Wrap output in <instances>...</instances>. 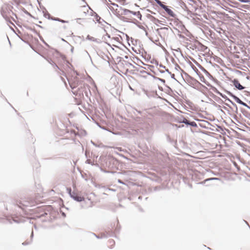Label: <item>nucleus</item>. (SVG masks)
Instances as JSON below:
<instances>
[{"label":"nucleus","instance_id":"6e6552de","mask_svg":"<svg viewBox=\"0 0 250 250\" xmlns=\"http://www.w3.org/2000/svg\"><path fill=\"white\" fill-rule=\"evenodd\" d=\"M70 197L74 200L78 202H81L84 200V198L83 196L79 195L76 192L73 193L72 195H70Z\"/></svg>","mask_w":250,"mask_h":250},{"label":"nucleus","instance_id":"338daca9","mask_svg":"<svg viewBox=\"0 0 250 250\" xmlns=\"http://www.w3.org/2000/svg\"><path fill=\"white\" fill-rule=\"evenodd\" d=\"M60 22H62V23H68V21L61 19Z\"/></svg>","mask_w":250,"mask_h":250},{"label":"nucleus","instance_id":"864d4df0","mask_svg":"<svg viewBox=\"0 0 250 250\" xmlns=\"http://www.w3.org/2000/svg\"><path fill=\"white\" fill-rule=\"evenodd\" d=\"M3 18L5 19V20L9 22L10 23L12 24V23L9 21V18L7 16H4L3 14H2Z\"/></svg>","mask_w":250,"mask_h":250},{"label":"nucleus","instance_id":"c03bdc74","mask_svg":"<svg viewBox=\"0 0 250 250\" xmlns=\"http://www.w3.org/2000/svg\"><path fill=\"white\" fill-rule=\"evenodd\" d=\"M48 20L60 22L61 19H60L59 18H55V17H53L52 18H48Z\"/></svg>","mask_w":250,"mask_h":250},{"label":"nucleus","instance_id":"4c0bfd02","mask_svg":"<svg viewBox=\"0 0 250 250\" xmlns=\"http://www.w3.org/2000/svg\"><path fill=\"white\" fill-rule=\"evenodd\" d=\"M121 21H124V22H131L130 21H128L127 20V19L125 17H124V16H121L120 17V19Z\"/></svg>","mask_w":250,"mask_h":250},{"label":"nucleus","instance_id":"a18cd8bd","mask_svg":"<svg viewBox=\"0 0 250 250\" xmlns=\"http://www.w3.org/2000/svg\"><path fill=\"white\" fill-rule=\"evenodd\" d=\"M55 51L58 55H59L62 58L63 60L65 59V56L64 55H62L57 50L55 49Z\"/></svg>","mask_w":250,"mask_h":250},{"label":"nucleus","instance_id":"0eeeda50","mask_svg":"<svg viewBox=\"0 0 250 250\" xmlns=\"http://www.w3.org/2000/svg\"><path fill=\"white\" fill-rule=\"evenodd\" d=\"M17 206L22 209H24V207H28L31 206L30 203L25 200L20 201L17 202Z\"/></svg>","mask_w":250,"mask_h":250},{"label":"nucleus","instance_id":"423d86ee","mask_svg":"<svg viewBox=\"0 0 250 250\" xmlns=\"http://www.w3.org/2000/svg\"><path fill=\"white\" fill-rule=\"evenodd\" d=\"M230 81L232 83H233V85L237 89L239 90H242L245 89V87L240 84L238 79H234Z\"/></svg>","mask_w":250,"mask_h":250},{"label":"nucleus","instance_id":"9b49d317","mask_svg":"<svg viewBox=\"0 0 250 250\" xmlns=\"http://www.w3.org/2000/svg\"><path fill=\"white\" fill-rule=\"evenodd\" d=\"M212 90L215 92L217 94L219 95V96H220L221 97H222L223 99H225L226 101L227 100V99H228V97L225 94L222 93L221 92H220L219 91H218L217 90V89L214 87V86H212Z\"/></svg>","mask_w":250,"mask_h":250},{"label":"nucleus","instance_id":"dca6fc26","mask_svg":"<svg viewBox=\"0 0 250 250\" xmlns=\"http://www.w3.org/2000/svg\"><path fill=\"white\" fill-rule=\"evenodd\" d=\"M196 80L195 78L191 77V76H189L188 78H186L185 82L188 83L189 85L191 86L192 83H193V82H196Z\"/></svg>","mask_w":250,"mask_h":250},{"label":"nucleus","instance_id":"20e7f679","mask_svg":"<svg viewBox=\"0 0 250 250\" xmlns=\"http://www.w3.org/2000/svg\"><path fill=\"white\" fill-rule=\"evenodd\" d=\"M69 85L72 89L74 90L80 84V81L77 76L75 77L73 79L70 80L67 79Z\"/></svg>","mask_w":250,"mask_h":250},{"label":"nucleus","instance_id":"f704fd0d","mask_svg":"<svg viewBox=\"0 0 250 250\" xmlns=\"http://www.w3.org/2000/svg\"><path fill=\"white\" fill-rule=\"evenodd\" d=\"M123 33V34H124V35H125V37H126V40H127V42H128V41H129V40L130 39V40H131V42H132V43H133V41H134V39H133L132 37L130 38V37H129V36H128V35H127L126 34H125V33Z\"/></svg>","mask_w":250,"mask_h":250},{"label":"nucleus","instance_id":"69168bd1","mask_svg":"<svg viewBox=\"0 0 250 250\" xmlns=\"http://www.w3.org/2000/svg\"><path fill=\"white\" fill-rule=\"evenodd\" d=\"M167 140L170 143H172L173 141L169 136H167Z\"/></svg>","mask_w":250,"mask_h":250},{"label":"nucleus","instance_id":"393cba45","mask_svg":"<svg viewBox=\"0 0 250 250\" xmlns=\"http://www.w3.org/2000/svg\"><path fill=\"white\" fill-rule=\"evenodd\" d=\"M37 35H38V36H39L40 40L43 42V43L44 44H45L46 46H47L48 47L50 48V46L48 45V44H47L45 41L43 40L42 37L38 33V34H37Z\"/></svg>","mask_w":250,"mask_h":250},{"label":"nucleus","instance_id":"4d7b16f0","mask_svg":"<svg viewBox=\"0 0 250 250\" xmlns=\"http://www.w3.org/2000/svg\"><path fill=\"white\" fill-rule=\"evenodd\" d=\"M86 134H87V133L85 130H83L81 132V135H82V136H85V135H86Z\"/></svg>","mask_w":250,"mask_h":250},{"label":"nucleus","instance_id":"e433bc0d","mask_svg":"<svg viewBox=\"0 0 250 250\" xmlns=\"http://www.w3.org/2000/svg\"><path fill=\"white\" fill-rule=\"evenodd\" d=\"M154 80H158L159 81H160L162 83H163L164 84H165V83H166V81L164 79L160 78H159V77H157L156 76V77H154Z\"/></svg>","mask_w":250,"mask_h":250},{"label":"nucleus","instance_id":"bf43d9fd","mask_svg":"<svg viewBox=\"0 0 250 250\" xmlns=\"http://www.w3.org/2000/svg\"><path fill=\"white\" fill-rule=\"evenodd\" d=\"M157 45L160 46V47H161L164 51H167L166 49H165V48L162 45L161 43H159L158 44H156Z\"/></svg>","mask_w":250,"mask_h":250},{"label":"nucleus","instance_id":"72a5a7b5","mask_svg":"<svg viewBox=\"0 0 250 250\" xmlns=\"http://www.w3.org/2000/svg\"><path fill=\"white\" fill-rule=\"evenodd\" d=\"M191 68L194 71V72L197 74V75H199L200 74V72L198 71V70L196 68L195 66H194L193 64H192Z\"/></svg>","mask_w":250,"mask_h":250},{"label":"nucleus","instance_id":"58836bf2","mask_svg":"<svg viewBox=\"0 0 250 250\" xmlns=\"http://www.w3.org/2000/svg\"><path fill=\"white\" fill-rule=\"evenodd\" d=\"M66 190H67L68 194L70 196V195H72V194L75 192H73L72 191L71 188H67Z\"/></svg>","mask_w":250,"mask_h":250},{"label":"nucleus","instance_id":"5701e85b","mask_svg":"<svg viewBox=\"0 0 250 250\" xmlns=\"http://www.w3.org/2000/svg\"><path fill=\"white\" fill-rule=\"evenodd\" d=\"M227 101H228L229 102L231 103L233 105V106H234V107H236V110L234 111V112L236 114H238V108H237V106L235 104V103H234L233 101H232L231 100H230L229 98H228V99H227Z\"/></svg>","mask_w":250,"mask_h":250},{"label":"nucleus","instance_id":"c756f323","mask_svg":"<svg viewBox=\"0 0 250 250\" xmlns=\"http://www.w3.org/2000/svg\"><path fill=\"white\" fill-rule=\"evenodd\" d=\"M214 105L217 108L218 110H220L221 112L223 113V114H225V112L223 110L221 109V106L219 104H217L214 103Z\"/></svg>","mask_w":250,"mask_h":250},{"label":"nucleus","instance_id":"39448f33","mask_svg":"<svg viewBox=\"0 0 250 250\" xmlns=\"http://www.w3.org/2000/svg\"><path fill=\"white\" fill-rule=\"evenodd\" d=\"M161 8H163L165 11V12L169 16L174 18H176V15L170 9L169 6L164 4L163 6H161Z\"/></svg>","mask_w":250,"mask_h":250},{"label":"nucleus","instance_id":"c9c22d12","mask_svg":"<svg viewBox=\"0 0 250 250\" xmlns=\"http://www.w3.org/2000/svg\"><path fill=\"white\" fill-rule=\"evenodd\" d=\"M147 18L150 19L151 20V21H156V18L153 17V16H152L151 15L147 14Z\"/></svg>","mask_w":250,"mask_h":250},{"label":"nucleus","instance_id":"3c124183","mask_svg":"<svg viewBox=\"0 0 250 250\" xmlns=\"http://www.w3.org/2000/svg\"><path fill=\"white\" fill-rule=\"evenodd\" d=\"M219 100H221L223 103H224V104L226 105V106H227L228 107H229L230 109H231V110L233 109V108H232V107L228 104L227 103H224L223 102V101L220 98H219Z\"/></svg>","mask_w":250,"mask_h":250},{"label":"nucleus","instance_id":"a19ab883","mask_svg":"<svg viewBox=\"0 0 250 250\" xmlns=\"http://www.w3.org/2000/svg\"><path fill=\"white\" fill-rule=\"evenodd\" d=\"M150 63H154L156 66H158V65H159V62L155 59H153L152 60H151L150 61Z\"/></svg>","mask_w":250,"mask_h":250},{"label":"nucleus","instance_id":"cd10ccee","mask_svg":"<svg viewBox=\"0 0 250 250\" xmlns=\"http://www.w3.org/2000/svg\"><path fill=\"white\" fill-rule=\"evenodd\" d=\"M181 72H182V73L181 74V76L182 78V79H183V80L184 81V82H186V80L184 79V77H183V75H185L186 76V78H188V77L190 76L189 74H188L187 72H186L183 69H181Z\"/></svg>","mask_w":250,"mask_h":250},{"label":"nucleus","instance_id":"9d476101","mask_svg":"<svg viewBox=\"0 0 250 250\" xmlns=\"http://www.w3.org/2000/svg\"><path fill=\"white\" fill-rule=\"evenodd\" d=\"M199 86H201L203 88L207 89V87L206 86H205L203 84H202V83H201L197 80H196V82H193V83H192V85H191V87H192L193 88H194L196 89H198Z\"/></svg>","mask_w":250,"mask_h":250},{"label":"nucleus","instance_id":"412c9836","mask_svg":"<svg viewBox=\"0 0 250 250\" xmlns=\"http://www.w3.org/2000/svg\"><path fill=\"white\" fill-rule=\"evenodd\" d=\"M11 220H12V221L16 223H20L21 222V220L18 217H12L11 219H10L9 222L12 223V222L11 221Z\"/></svg>","mask_w":250,"mask_h":250},{"label":"nucleus","instance_id":"4be33fe9","mask_svg":"<svg viewBox=\"0 0 250 250\" xmlns=\"http://www.w3.org/2000/svg\"><path fill=\"white\" fill-rule=\"evenodd\" d=\"M120 9L123 11V14L125 15H127L128 14L130 13L132 14V11L127 9L123 8L122 7H120Z\"/></svg>","mask_w":250,"mask_h":250},{"label":"nucleus","instance_id":"2f4dec72","mask_svg":"<svg viewBox=\"0 0 250 250\" xmlns=\"http://www.w3.org/2000/svg\"><path fill=\"white\" fill-rule=\"evenodd\" d=\"M86 39L93 42H97V39L94 38V37H91L89 35L87 36Z\"/></svg>","mask_w":250,"mask_h":250},{"label":"nucleus","instance_id":"f8f14e48","mask_svg":"<svg viewBox=\"0 0 250 250\" xmlns=\"http://www.w3.org/2000/svg\"><path fill=\"white\" fill-rule=\"evenodd\" d=\"M39 54H40L41 56H42L44 59H45L51 65H52L53 67L57 68L58 69H59L58 65L52 61V60L48 57H46L43 56H42L41 55V54L38 53Z\"/></svg>","mask_w":250,"mask_h":250},{"label":"nucleus","instance_id":"5fc2aeb1","mask_svg":"<svg viewBox=\"0 0 250 250\" xmlns=\"http://www.w3.org/2000/svg\"><path fill=\"white\" fill-rule=\"evenodd\" d=\"M170 75L171 78L172 79H173L174 80H175V81H176L177 83H179V81H178V80H177L175 78V75H174V74L171 73Z\"/></svg>","mask_w":250,"mask_h":250},{"label":"nucleus","instance_id":"0e129e2a","mask_svg":"<svg viewBox=\"0 0 250 250\" xmlns=\"http://www.w3.org/2000/svg\"><path fill=\"white\" fill-rule=\"evenodd\" d=\"M147 75H148V76H150V77H151L152 78H153V79H154V77H156L155 76H154V75H152L151 74L150 72H146V73Z\"/></svg>","mask_w":250,"mask_h":250},{"label":"nucleus","instance_id":"4468645a","mask_svg":"<svg viewBox=\"0 0 250 250\" xmlns=\"http://www.w3.org/2000/svg\"><path fill=\"white\" fill-rule=\"evenodd\" d=\"M200 81L205 83L207 86L210 87V88L212 89V87L213 86L210 83H209L208 82H207L206 79H205L204 77L201 74V73L198 75Z\"/></svg>","mask_w":250,"mask_h":250},{"label":"nucleus","instance_id":"13d9d810","mask_svg":"<svg viewBox=\"0 0 250 250\" xmlns=\"http://www.w3.org/2000/svg\"><path fill=\"white\" fill-rule=\"evenodd\" d=\"M165 86L167 88V93H169L170 92H172V89L168 85L165 84Z\"/></svg>","mask_w":250,"mask_h":250},{"label":"nucleus","instance_id":"bb28decb","mask_svg":"<svg viewBox=\"0 0 250 250\" xmlns=\"http://www.w3.org/2000/svg\"><path fill=\"white\" fill-rule=\"evenodd\" d=\"M42 13L43 14L44 17L47 18L48 19L49 18H52L53 17H51L50 14L46 10L45 11H43Z\"/></svg>","mask_w":250,"mask_h":250},{"label":"nucleus","instance_id":"79ce46f5","mask_svg":"<svg viewBox=\"0 0 250 250\" xmlns=\"http://www.w3.org/2000/svg\"><path fill=\"white\" fill-rule=\"evenodd\" d=\"M90 234H91V235H93L95 236L96 238H97L98 239H99V238H103V237H106V236H105V234H103V235H102V237H99V236L97 235H96L95 233H94L91 232V233H90Z\"/></svg>","mask_w":250,"mask_h":250},{"label":"nucleus","instance_id":"2eb2a0df","mask_svg":"<svg viewBox=\"0 0 250 250\" xmlns=\"http://www.w3.org/2000/svg\"><path fill=\"white\" fill-rule=\"evenodd\" d=\"M141 63L146 66L147 67H146V69H149L150 71L153 73L154 75H158V74L153 70V69L154 68V66L152 65H149V64H145L144 62H143L142 61H140Z\"/></svg>","mask_w":250,"mask_h":250},{"label":"nucleus","instance_id":"ddd939ff","mask_svg":"<svg viewBox=\"0 0 250 250\" xmlns=\"http://www.w3.org/2000/svg\"><path fill=\"white\" fill-rule=\"evenodd\" d=\"M134 63L137 65L139 67L136 68V70L138 72H139L141 74H146V71H145L144 69H146V67H143L142 66H141L138 64H137L135 62H134Z\"/></svg>","mask_w":250,"mask_h":250},{"label":"nucleus","instance_id":"603ef678","mask_svg":"<svg viewBox=\"0 0 250 250\" xmlns=\"http://www.w3.org/2000/svg\"><path fill=\"white\" fill-rule=\"evenodd\" d=\"M85 163L87 164H90L92 166L94 165V163L92 162L89 159H87L86 161H85Z\"/></svg>","mask_w":250,"mask_h":250},{"label":"nucleus","instance_id":"6e6d98bb","mask_svg":"<svg viewBox=\"0 0 250 250\" xmlns=\"http://www.w3.org/2000/svg\"><path fill=\"white\" fill-rule=\"evenodd\" d=\"M110 162H112L114 164L115 163H118V161L117 159L113 158L110 160Z\"/></svg>","mask_w":250,"mask_h":250},{"label":"nucleus","instance_id":"8fccbe9b","mask_svg":"<svg viewBox=\"0 0 250 250\" xmlns=\"http://www.w3.org/2000/svg\"><path fill=\"white\" fill-rule=\"evenodd\" d=\"M38 4H39V6L40 7V8L42 9L43 11H46V9L45 7H44L43 6H42V5L41 3L40 2H39V1H38Z\"/></svg>","mask_w":250,"mask_h":250},{"label":"nucleus","instance_id":"37998d69","mask_svg":"<svg viewBox=\"0 0 250 250\" xmlns=\"http://www.w3.org/2000/svg\"><path fill=\"white\" fill-rule=\"evenodd\" d=\"M161 7V6H163V5H164V3L163 2H162L161 0H154Z\"/></svg>","mask_w":250,"mask_h":250},{"label":"nucleus","instance_id":"de8ad7c7","mask_svg":"<svg viewBox=\"0 0 250 250\" xmlns=\"http://www.w3.org/2000/svg\"><path fill=\"white\" fill-rule=\"evenodd\" d=\"M131 23H132L135 25H136L137 26V25H139V24L140 23V22L137 21L135 19H134L133 21H130Z\"/></svg>","mask_w":250,"mask_h":250},{"label":"nucleus","instance_id":"7c9ffc66","mask_svg":"<svg viewBox=\"0 0 250 250\" xmlns=\"http://www.w3.org/2000/svg\"><path fill=\"white\" fill-rule=\"evenodd\" d=\"M51 208V207H44L42 209L43 210V213L41 215H40L39 216V217H43V216H45L46 215H47L48 214L47 212H46V211H45V209L46 208Z\"/></svg>","mask_w":250,"mask_h":250},{"label":"nucleus","instance_id":"09e8293b","mask_svg":"<svg viewBox=\"0 0 250 250\" xmlns=\"http://www.w3.org/2000/svg\"><path fill=\"white\" fill-rule=\"evenodd\" d=\"M242 3H250V0H237Z\"/></svg>","mask_w":250,"mask_h":250},{"label":"nucleus","instance_id":"e2e57ef3","mask_svg":"<svg viewBox=\"0 0 250 250\" xmlns=\"http://www.w3.org/2000/svg\"><path fill=\"white\" fill-rule=\"evenodd\" d=\"M175 69L176 70H179V69H180V70H181V69H182L181 68V67H180L178 64H176L175 65Z\"/></svg>","mask_w":250,"mask_h":250},{"label":"nucleus","instance_id":"052dcab7","mask_svg":"<svg viewBox=\"0 0 250 250\" xmlns=\"http://www.w3.org/2000/svg\"><path fill=\"white\" fill-rule=\"evenodd\" d=\"M137 26L141 29H142L144 31H146V28L142 25L139 24V25H137Z\"/></svg>","mask_w":250,"mask_h":250},{"label":"nucleus","instance_id":"b1692460","mask_svg":"<svg viewBox=\"0 0 250 250\" xmlns=\"http://www.w3.org/2000/svg\"><path fill=\"white\" fill-rule=\"evenodd\" d=\"M23 26L27 30L32 31L34 33H35L36 34H38V32L35 29H33V28H32V27H31L27 25L24 24V25H23Z\"/></svg>","mask_w":250,"mask_h":250},{"label":"nucleus","instance_id":"7ed1b4c3","mask_svg":"<svg viewBox=\"0 0 250 250\" xmlns=\"http://www.w3.org/2000/svg\"><path fill=\"white\" fill-rule=\"evenodd\" d=\"M195 64L198 66V67L208 77L209 79L215 82H218V81L215 78H214L204 67H203L201 64L198 63V62H195Z\"/></svg>","mask_w":250,"mask_h":250},{"label":"nucleus","instance_id":"f3484780","mask_svg":"<svg viewBox=\"0 0 250 250\" xmlns=\"http://www.w3.org/2000/svg\"><path fill=\"white\" fill-rule=\"evenodd\" d=\"M240 110H241V112L242 113V114L245 117L250 119V113H249L247 110H246L245 109L242 108H240Z\"/></svg>","mask_w":250,"mask_h":250},{"label":"nucleus","instance_id":"aec40b11","mask_svg":"<svg viewBox=\"0 0 250 250\" xmlns=\"http://www.w3.org/2000/svg\"><path fill=\"white\" fill-rule=\"evenodd\" d=\"M97 125H98V126H99L101 128L104 129V130H106L108 132H111L112 133H113V134H115V135H119L120 134V133L119 132H112L110 129L106 128L105 127H104L103 126H102V125H100L99 124H97Z\"/></svg>","mask_w":250,"mask_h":250},{"label":"nucleus","instance_id":"a878e982","mask_svg":"<svg viewBox=\"0 0 250 250\" xmlns=\"http://www.w3.org/2000/svg\"><path fill=\"white\" fill-rule=\"evenodd\" d=\"M124 64L127 67H132L133 68H134L135 70H136V68H137L136 67H135L134 65H133L130 62H129L127 61H124Z\"/></svg>","mask_w":250,"mask_h":250},{"label":"nucleus","instance_id":"ea45409f","mask_svg":"<svg viewBox=\"0 0 250 250\" xmlns=\"http://www.w3.org/2000/svg\"><path fill=\"white\" fill-rule=\"evenodd\" d=\"M116 60L118 61V63L119 62H122V64H124L123 58L121 57H118Z\"/></svg>","mask_w":250,"mask_h":250},{"label":"nucleus","instance_id":"6ab92c4d","mask_svg":"<svg viewBox=\"0 0 250 250\" xmlns=\"http://www.w3.org/2000/svg\"><path fill=\"white\" fill-rule=\"evenodd\" d=\"M132 14L134 16H137V17L140 20H142V16L140 11L135 12L132 11Z\"/></svg>","mask_w":250,"mask_h":250},{"label":"nucleus","instance_id":"680f3d73","mask_svg":"<svg viewBox=\"0 0 250 250\" xmlns=\"http://www.w3.org/2000/svg\"><path fill=\"white\" fill-rule=\"evenodd\" d=\"M108 8H109V9L111 11H112L114 13V12H116V11L117 10V9L115 10V9H114V8H113L112 6H108Z\"/></svg>","mask_w":250,"mask_h":250},{"label":"nucleus","instance_id":"473e14b6","mask_svg":"<svg viewBox=\"0 0 250 250\" xmlns=\"http://www.w3.org/2000/svg\"><path fill=\"white\" fill-rule=\"evenodd\" d=\"M156 21H153V22L154 23H155L157 26H159V25L158 24V23H159V24H164L163 23H162V21L158 20V19L156 18Z\"/></svg>","mask_w":250,"mask_h":250},{"label":"nucleus","instance_id":"1a4fd4ad","mask_svg":"<svg viewBox=\"0 0 250 250\" xmlns=\"http://www.w3.org/2000/svg\"><path fill=\"white\" fill-rule=\"evenodd\" d=\"M93 16H94L95 18V20L97 22H98L99 24H101V25H103L102 24V22H104L107 24H108V23H107L104 20H103V19H102L98 15L97 13H96V12H94V15Z\"/></svg>","mask_w":250,"mask_h":250},{"label":"nucleus","instance_id":"a211bd4d","mask_svg":"<svg viewBox=\"0 0 250 250\" xmlns=\"http://www.w3.org/2000/svg\"><path fill=\"white\" fill-rule=\"evenodd\" d=\"M188 121H189L187 119H186L185 117L182 116L180 117L178 122L179 123H184V124H185L186 125H187L188 126Z\"/></svg>","mask_w":250,"mask_h":250},{"label":"nucleus","instance_id":"774afa93","mask_svg":"<svg viewBox=\"0 0 250 250\" xmlns=\"http://www.w3.org/2000/svg\"><path fill=\"white\" fill-rule=\"evenodd\" d=\"M178 37L181 39H185V37L182 34H178Z\"/></svg>","mask_w":250,"mask_h":250},{"label":"nucleus","instance_id":"49530a36","mask_svg":"<svg viewBox=\"0 0 250 250\" xmlns=\"http://www.w3.org/2000/svg\"><path fill=\"white\" fill-rule=\"evenodd\" d=\"M23 12H24V13L26 15H28V16H30V17H32V18H34V19H35V18L34 16H32V15H31L29 12H28L27 10H25V9H24V11H23Z\"/></svg>","mask_w":250,"mask_h":250},{"label":"nucleus","instance_id":"c85d7f7f","mask_svg":"<svg viewBox=\"0 0 250 250\" xmlns=\"http://www.w3.org/2000/svg\"><path fill=\"white\" fill-rule=\"evenodd\" d=\"M188 125H189V126H190L191 127H197V124L195 122H194V121L190 122L189 121L188 123Z\"/></svg>","mask_w":250,"mask_h":250},{"label":"nucleus","instance_id":"f257e3e1","mask_svg":"<svg viewBox=\"0 0 250 250\" xmlns=\"http://www.w3.org/2000/svg\"><path fill=\"white\" fill-rule=\"evenodd\" d=\"M88 92L90 93V91L89 89V86L87 84H83V85H81L80 87H79L78 89L76 90H74L72 91V93L74 95L77 96L78 95H83V92L84 93L85 96L88 97Z\"/></svg>","mask_w":250,"mask_h":250},{"label":"nucleus","instance_id":"f03ea898","mask_svg":"<svg viewBox=\"0 0 250 250\" xmlns=\"http://www.w3.org/2000/svg\"><path fill=\"white\" fill-rule=\"evenodd\" d=\"M224 91L226 93H227L228 95L232 98L238 104L243 105L245 107L248 108L249 105L243 102L239 98L236 96L235 95L233 94L231 92L227 89H225Z\"/></svg>","mask_w":250,"mask_h":250}]
</instances>
